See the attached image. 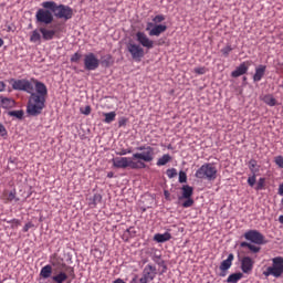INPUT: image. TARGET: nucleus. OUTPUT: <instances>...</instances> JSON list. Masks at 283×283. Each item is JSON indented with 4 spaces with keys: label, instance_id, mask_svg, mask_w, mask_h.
<instances>
[{
    "label": "nucleus",
    "instance_id": "nucleus-33",
    "mask_svg": "<svg viewBox=\"0 0 283 283\" xmlns=\"http://www.w3.org/2000/svg\"><path fill=\"white\" fill-rule=\"evenodd\" d=\"M182 207L184 209H189V207H193V200L191 199V197L185 198Z\"/></svg>",
    "mask_w": 283,
    "mask_h": 283
},
{
    "label": "nucleus",
    "instance_id": "nucleus-27",
    "mask_svg": "<svg viewBox=\"0 0 283 283\" xmlns=\"http://www.w3.org/2000/svg\"><path fill=\"white\" fill-rule=\"evenodd\" d=\"M104 123L109 125V123H114L116 120V112L103 113Z\"/></svg>",
    "mask_w": 283,
    "mask_h": 283
},
{
    "label": "nucleus",
    "instance_id": "nucleus-1",
    "mask_svg": "<svg viewBox=\"0 0 283 283\" xmlns=\"http://www.w3.org/2000/svg\"><path fill=\"white\" fill-rule=\"evenodd\" d=\"M9 83L12 90L31 94L27 105V114H29V116H40V114L43 113L45 98L48 97V86H45L43 82H39V80L32 77L30 80L11 78Z\"/></svg>",
    "mask_w": 283,
    "mask_h": 283
},
{
    "label": "nucleus",
    "instance_id": "nucleus-5",
    "mask_svg": "<svg viewBox=\"0 0 283 283\" xmlns=\"http://www.w3.org/2000/svg\"><path fill=\"white\" fill-rule=\"evenodd\" d=\"M40 28L31 32L30 42L31 43H41V34L43 41H52L56 36V30L48 29L45 24L39 23Z\"/></svg>",
    "mask_w": 283,
    "mask_h": 283
},
{
    "label": "nucleus",
    "instance_id": "nucleus-12",
    "mask_svg": "<svg viewBox=\"0 0 283 283\" xmlns=\"http://www.w3.org/2000/svg\"><path fill=\"white\" fill-rule=\"evenodd\" d=\"M241 262V271L247 275L253 272V266H255V261L251 256H243L240 260Z\"/></svg>",
    "mask_w": 283,
    "mask_h": 283
},
{
    "label": "nucleus",
    "instance_id": "nucleus-55",
    "mask_svg": "<svg viewBox=\"0 0 283 283\" xmlns=\"http://www.w3.org/2000/svg\"><path fill=\"white\" fill-rule=\"evenodd\" d=\"M243 81H247V77H243Z\"/></svg>",
    "mask_w": 283,
    "mask_h": 283
},
{
    "label": "nucleus",
    "instance_id": "nucleus-25",
    "mask_svg": "<svg viewBox=\"0 0 283 283\" xmlns=\"http://www.w3.org/2000/svg\"><path fill=\"white\" fill-rule=\"evenodd\" d=\"M167 163H171V156L169 154L163 155L158 160H157V167H165Z\"/></svg>",
    "mask_w": 283,
    "mask_h": 283
},
{
    "label": "nucleus",
    "instance_id": "nucleus-16",
    "mask_svg": "<svg viewBox=\"0 0 283 283\" xmlns=\"http://www.w3.org/2000/svg\"><path fill=\"white\" fill-rule=\"evenodd\" d=\"M264 74H266V65H259L253 75L254 83H260L264 78Z\"/></svg>",
    "mask_w": 283,
    "mask_h": 283
},
{
    "label": "nucleus",
    "instance_id": "nucleus-36",
    "mask_svg": "<svg viewBox=\"0 0 283 283\" xmlns=\"http://www.w3.org/2000/svg\"><path fill=\"white\" fill-rule=\"evenodd\" d=\"M255 182H256V174H252V176L248 178V185L250 187H255Z\"/></svg>",
    "mask_w": 283,
    "mask_h": 283
},
{
    "label": "nucleus",
    "instance_id": "nucleus-24",
    "mask_svg": "<svg viewBox=\"0 0 283 283\" xmlns=\"http://www.w3.org/2000/svg\"><path fill=\"white\" fill-rule=\"evenodd\" d=\"M244 277V274H242L241 272L238 273H232L228 276L227 282L228 283H238L240 282V280Z\"/></svg>",
    "mask_w": 283,
    "mask_h": 283
},
{
    "label": "nucleus",
    "instance_id": "nucleus-13",
    "mask_svg": "<svg viewBox=\"0 0 283 283\" xmlns=\"http://www.w3.org/2000/svg\"><path fill=\"white\" fill-rule=\"evenodd\" d=\"M146 31L149 32V36H159L163 34V32H167V25L157 24L154 27V23L148 22Z\"/></svg>",
    "mask_w": 283,
    "mask_h": 283
},
{
    "label": "nucleus",
    "instance_id": "nucleus-52",
    "mask_svg": "<svg viewBox=\"0 0 283 283\" xmlns=\"http://www.w3.org/2000/svg\"><path fill=\"white\" fill-rule=\"evenodd\" d=\"M164 196H165L166 198H169V191L165 190V191H164Z\"/></svg>",
    "mask_w": 283,
    "mask_h": 283
},
{
    "label": "nucleus",
    "instance_id": "nucleus-53",
    "mask_svg": "<svg viewBox=\"0 0 283 283\" xmlns=\"http://www.w3.org/2000/svg\"><path fill=\"white\" fill-rule=\"evenodd\" d=\"M0 48H3V39L0 38Z\"/></svg>",
    "mask_w": 283,
    "mask_h": 283
},
{
    "label": "nucleus",
    "instance_id": "nucleus-17",
    "mask_svg": "<svg viewBox=\"0 0 283 283\" xmlns=\"http://www.w3.org/2000/svg\"><path fill=\"white\" fill-rule=\"evenodd\" d=\"M233 260H235V255L233 253H230L227 258V260H223L219 266L220 271H229L231 266H233Z\"/></svg>",
    "mask_w": 283,
    "mask_h": 283
},
{
    "label": "nucleus",
    "instance_id": "nucleus-9",
    "mask_svg": "<svg viewBox=\"0 0 283 283\" xmlns=\"http://www.w3.org/2000/svg\"><path fill=\"white\" fill-rule=\"evenodd\" d=\"M156 275H158V270H156V265L147 264L143 270L139 283L154 282V280H156Z\"/></svg>",
    "mask_w": 283,
    "mask_h": 283
},
{
    "label": "nucleus",
    "instance_id": "nucleus-37",
    "mask_svg": "<svg viewBox=\"0 0 283 283\" xmlns=\"http://www.w3.org/2000/svg\"><path fill=\"white\" fill-rule=\"evenodd\" d=\"M111 63H112V55H106L102 60V65H105L106 67H109Z\"/></svg>",
    "mask_w": 283,
    "mask_h": 283
},
{
    "label": "nucleus",
    "instance_id": "nucleus-20",
    "mask_svg": "<svg viewBox=\"0 0 283 283\" xmlns=\"http://www.w3.org/2000/svg\"><path fill=\"white\" fill-rule=\"evenodd\" d=\"M2 200L8 205V202H12L15 200V202H19V199H17V191H4L2 195Z\"/></svg>",
    "mask_w": 283,
    "mask_h": 283
},
{
    "label": "nucleus",
    "instance_id": "nucleus-23",
    "mask_svg": "<svg viewBox=\"0 0 283 283\" xmlns=\"http://www.w3.org/2000/svg\"><path fill=\"white\" fill-rule=\"evenodd\" d=\"M263 103H265V105H269L270 107H275L277 105V99H275V97H273V95H265L262 98Z\"/></svg>",
    "mask_w": 283,
    "mask_h": 283
},
{
    "label": "nucleus",
    "instance_id": "nucleus-39",
    "mask_svg": "<svg viewBox=\"0 0 283 283\" xmlns=\"http://www.w3.org/2000/svg\"><path fill=\"white\" fill-rule=\"evenodd\" d=\"M179 182L180 184H185V182H187V172H185V171H179Z\"/></svg>",
    "mask_w": 283,
    "mask_h": 283
},
{
    "label": "nucleus",
    "instance_id": "nucleus-28",
    "mask_svg": "<svg viewBox=\"0 0 283 283\" xmlns=\"http://www.w3.org/2000/svg\"><path fill=\"white\" fill-rule=\"evenodd\" d=\"M249 169L251 174H259L260 172V166L258 165V160L251 159L249 161Z\"/></svg>",
    "mask_w": 283,
    "mask_h": 283
},
{
    "label": "nucleus",
    "instance_id": "nucleus-8",
    "mask_svg": "<svg viewBox=\"0 0 283 283\" xmlns=\"http://www.w3.org/2000/svg\"><path fill=\"white\" fill-rule=\"evenodd\" d=\"M243 238L248 240V242H252V244H258L261 247L262 244H268L269 241L266 240V237L262 234L258 230H248L244 234Z\"/></svg>",
    "mask_w": 283,
    "mask_h": 283
},
{
    "label": "nucleus",
    "instance_id": "nucleus-4",
    "mask_svg": "<svg viewBox=\"0 0 283 283\" xmlns=\"http://www.w3.org/2000/svg\"><path fill=\"white\" fill-rule=\"evenodd\" d=\"M50 264L51 266H55V275L52 276V280L55 283L66 282L69 277L67 273H74V268L66 265L65 262H63V259L59 256V254H52L50 256Z\"/></svg>",
    "mask_w": 283,
    "mask_h": 283
},
{
    "label": "nucleus",
    "instance_id": "nucleus-38",
    "mask_svg": "<svg viewBox=\"0 0 283 283\" xmlns=\"http://www.w3.org/2000/svg\"><path fill=\"white\" fill-rule=\"evenodd\" d=\"M274 163L275 165L280 168V169H283V157L282 156H276L274 158Z\"/></svg>",
    "mask_w": 283,
    "mask_h": 283
},
{
    "label": "nucleus",
    "instance_id": "nucleus-6",
    "mask_svg": "<svg viewBox=\"0 0 283 283\" xmlns=\"http://www.w3.org/2000/svg\"><path fill=\"white\" fill-rule=\"evenodd\" d=\"M200 180H216L218 178V168L211 163L203 164L195 174Z\"/></svg>",
    "mask_w": 283,
    "mask_h": 283
},
{
    "label": "nucleus",
    "instance_id": "nucleus-51",
    "mask_svg": "<svg viewBox=\"0 0 283 283\" xmlns=\"http://www.w3.org/2000/svg\"><path fill=\"white\" fill-rule=\"evenodd\" d=\"M279 222H280V224H283V214H281V216L279 217Z\"/></svg>",
    "mask_w": 283,
    "mask_h": 283
},
{
    "label": "nucleus",
    "instance_id": "nucleus-49",
    "mask_svg": "<svg viewBox=\"0 0 283 283\" xmlns=\"http://www.w3.org/2000/svg\"><path fill=\"white\" fill-rule=\"evenodd\" d=\"M24 232H28L30 231V224H25L24 228H23Z\"/></svg>",
    "mask_w": 283,
    "mask_h": 283
},
{
    "label": "nucleus",
    "instance_id": "nucleus-54",
    "mask_svg": "<svg viewBox=\"0 0 283 283\" xmlns=\"http://www.w3.org/2000/svg\"><path fill=\"white\" fill-rule=\"evenodd\" d=\"M164 271H167V265H164Z\"/></svg>",
    "mask_w": 283,
    "mask_h": 283
},
{
    "label": "nucleus",
    "instance_id": "nucleus-26",
    "mask_svg": "<svg viewBox=\"0 0 283 283\" xmlns=\"http://www.w3.org/2000/svg\"><path fill=\"white\" fill-rule=\"evenodd\" d=\"M182 197L181 198H191L193 196V187L186 185L181 188Z\"/></svg>",
    "mask_w": 283,
    "mask_h": 283
},
{
    "label": "nucleus",
    "instance_id": "nucleus-14",
    "mask_svg": "<svg viewBox=\"0 0 283 283\" xmlns=\"http://www.w3.org/2000/svg\"><path fill=\"white\" fill-rule=\"evenodd\" d=\"M136 39L143 48H147V50H151L154 48V40H150L145 32H137Z\"/></svg>",
    "mask_w": 283,
    "mask_h": 283
},
{
    "label": "nucleus",
    "instance_id": "nucleus-35",
    "mask_svg": "<svg viewBox=\"0 0 283 283\" xmlns=\"http://www.w3.org/2000/svg\"><path fill=\"white\" fill-rule=\"evenodd\" d=\"M81 114H84V116H90L92 114V106L87 105L84 108L80 109Z\"/></svg>",
    "mask_w": 283,
    "mask_h": 283
},
{
    "label": "nucleus",
    "instance_id": "nucleus-3",
    "mask_svg": "<svg viewBox=\"0 0 283 283\" xmlns=\"http://www.w3.org/2000/svg\"><path fill=\"white\" fill-rule=\"evenodd\" d=\"M137 151L142 153L133 154V159L129 157L113 158V167H116V169H127V167L130 169H145L147 165L144 163H153L154 158H156V151L151 146H139Z\"/></svg>",
    "mask_w": 283,
    "mask_h": 283
},
{
    "label": "nucleus",
    "instance_id": "nucleus-41",
    "mask_svg": "<svg viewBox=\"0 0 283 283\" xmlns=\"http://www.w3.org/2000/svg\"><path fill=\"white\" fill-rule=\"evenodd\" d=\"M153 21H154V23H163V21H165V15H163V14L156 15L153 19Z\"/></svg>",
    "mask_w": 283,
    "mask_h": 283
},
{
    "label": "nucleus",
    "instance_id": "nucleus-11",
    "mask_svg": "<svg viewBox=\"0 0 283 283\" xmlns=\"http://www.w3.org/2000/svg\"><path fill=\"white\" fill-rule=\"evenodd\" d=\"M127 50H128L132 59H134V61H140V59H143V56H145V50L142 49V46L138 44L129 43L127 45Z\"/></svg>",
    "mask_w": 283,
    "mask_h": 283
},
{
    "label": "nucleus",
    "instance_id": "nucleus-10",
    "mask_svg": "<svg viewBox=\"0 0 283 283\" xmlns=\"http://www.w3.org/2000/svg\"><path fill=\"white\" fill-rule=\"evenodd\" d=\"M98 65H101V61L96 59L94 53L84 55V69L87 72H94V70H98Z\"/></svg>",
    "mask_w": 283,
    "mask_h": 283
},
{
    "label": "nucleus",
    "instance_id": "nucleus-15",
    "mask_svg": "<svg viewBox=\"0 0 283 283\" xmlns=\"http://www.w3.org/2000/svg\"><path fill=\"white\" fill-rule=\"evenodd\" d=\"M249 67H251V61H245L241 63L234 71H232V78H238L240 76H244L247 72H249Z\"/></svg>",
    "mask_w": 283,
    "mask_h": 283
},
{
    "label": "nucleus",
    "instance_id": "nucleus-48",
    "mask_svg": "<svg viewBox=\"0 0 283 283\" xmlns=\"http://www.w3.org/2000/svg\"><path fill=\"white\" fill-rule=\"evenodd\" d=\"M221 272H220V277H227V272L229 271V270H220Z\"/></svg>",
    "mask_w": 283,
    "mask_h": 283
},
{
    "label": "nucleus",
    "instance_id": "nucleus-40",
    "mask_svg": "<svg viewBox=\"0 0 283 283\" xmlns=\"http://www.w3.org/2000/svg\"><path fill=\"white\" fill-rule=\"evenodd\" d=\"M0 136L2 138H6V136H8V130L6 129V126H3V124H0Z\"/></svg>",
    "mask_w": 283,
    "mask_h": 283
},
{
    "label": "nucleus",
    "instance_id": "nucleus-44",
    "mask_svg": "<svg viewBox=\"0 0 283 283\" xmlns=\"http://www.w3.org/2000/svg\"><path fill=\"white\" fill-rule=\"evenodd\" d=\"M127 154H132V149H122L117 153L118 156H127Z\"/></svg>",
    "mask_w": 283,
    "mask_h": 283
},
{
    "label": "nucleus",
    "instance_id": "nucleus-42",
    "mask_svg": "<svg viewBox=\"0 0 283 283\" xmlns=\"http://www.w3.org/2000/svg\"><path fill=\"white\" fill-rule=\"evenodd\" d=\"M195 74H207V69L205 66L202 67H196Z\"/></svg>",
    "mask_w": 283,
    "mask_h": 283
},
{
    "label": "nucleus",
    "instance_id": "nucleus-31",
    "mask_svg": "<svg viewBox=\"0 0 283 283\" xmlns=\"http://www.w3.org/2000/svg\"><path fill=\"white\" fill-rule=\"evenodd\" d=\"M264 185H266V178H260L256 186H255V190L256 191H262V189H264Z\"/></svg>",
    "mask_w": 283,
    "mask_h": 283
},
{
    "label": "nucleus",
    "instance_id": "nucleus-45",
    "mask_svg": "<svg viewBox=\"0 0 283 283\" xmlns=\"http://www.w3.org/2000/svg\"><path fill=\"white\" fill-rule=\"evenodd\" d=\"M103 200V197L98 193L94 195L93 202L96 205V202H101Z\"/></svg>",
    "mask_w": 283,
    "mask_h": 283
},
{
    "label": "nucleus",
    "instance_id": "nucleus-2",
    "mask_svg": "<svg viewBox=\"0 0 283 283\" xmlns=\"http://www.w3.org/2000/svg\"><path fill=\"white\" fill-rule=\"evenodd\" d=\"M41 6L44 9H39L36 11V23L50 25V23L54 21V17L56 19H64V21H70V19L74 17V10L70 6L57 4L54 1H44Z\"/></svg>",
    "mask_w": 283,
    "mask_h": 283
},
{
    "label": "nucleus",
    "instance_id": "nucleus-50",
    "mask_svg": "<svg viewBox=\"0 0 283 283\" xmlns=\"http://www.w3.org/2000/svg\"><path fill=\"white\" fill-rule=\"evenodd\" d=\"M107 178H114V172L112 171L107 172Z\"/></svg>",
    "mask_w": 283,
    "mask_h": 283
},
{
    "label": "nucleus",
    "instance_id": "nucleus-46",
    "mask_svg": "<svg viewBox=\"0 0 283 283\" xmlns=\"http://www.w3.org/2000/svg\"><path fill=\"white\" fill-rule=\"evenodd\" d=\"M277 193L279 196H283V182L279 185Z\"/></svg>",
    "mask_w": 283,
    "mask_h": 283
},
{
    "label": "nucleus",
    "instance_id": "nucleus-19",
    "mask_svg": "<svg viewBox=\"0 0 283 283\" xmlns=\"http://www.w3.org/2000/svg\"><path fill=\"white\" fill-rule=\"evenodd\" d=\"M0 103H1V106L3 107V109H12V107H14L17 105L14 99H12L10 97H0Z\"/></svg>",
    "mask_w": 283,
    "mask_h": 283
},
{
    "label": "nucleus",
    "instance_id": "nucleus-22",
    "mask_svg": "<svg viewBox=\"0 0 283 283\" xmlns=\"http://www.w3.org/2000/svg\"><path fill=\"white\" fill-rule=\"evenodd\" d=\"M40 275L43 277V280H48V277H52V265L51 264L44 265L40 271Z\"/></svg>",
    "mask_w": 283,
    "mask_h": 283
},
{
    "label": "nucleus",
    "instance_id": "nucleus-7",
    "mask_svg": "<svg viewBox=\"0 0 283 283\" xmlns=\"http://www.w3.org/2000/svg\"><path fill=\"white\" fill-rule=\"evenodd\" d=\"M264 277L279 279L283 275V256H276L272 259V265L268 266L263 271Z\"/></svg>",
    "mask_w": 283,
    "mask_h": 283
},
{
    "label": "nucleus",
    "instance_id": "nucleus-47",
    "mask_svg": "<svg viewBox=\"0 0 283 283\" xmlns=\"http://www.w3.org/2000/svg\"><path fill=\"white\" fill-rule=\"evenodd\" d=\"M0 92H6V82L0 81Z\"/></svg>",
    "mask_w": 283,
    "mask_h": 283
},
{
    "label": "nucleus",
    "instance_id": "nucleus-29",
    "mask_svg": "<svg viewBox=\"0 0 283 283\" xmlns=\"http://www.w3.org/2000/svg\"><path fill=\"white\" fill-rule=\"evenodd\" d=\"M10 116H13L14 118H18L19 120L23 119V116H24V112L23 109H20V111H10L8 113Z\"/></svg>",
    "mask_w": 283,
    "mask_h": 283
},
{
    "label": "nucleus",
    "instance_id": "nucleus-34",
    "mask_svg": "<svg viewBox=\"0 0 283 283\" xmlns=\"http://www.w3.org/2000/svg\"><path fill=\"white\" fill-rule=\"evenodd\" d=\"M82 54L76 52L71 56V63H78L82 59Z\"/></svg>",
    "mask_w": 283,
    "mask_h": 283
},
{
    "label": "nucleus",
    "instance_id": "nucleus-43",
    "mask_svg": "<svg viewBox=\"0 0 283 283\" xmlns=\"http://www.w3.org/2000/svg\"><path fill=\"white\" fill-rule=\"evenodd\" d=\"M125 125H127V118L122 117L118 120V127H125Z\"/></svg>",
    "mask_w": 283,
    "mask_h": 283
},
{
    "label": "nucleus",
    "instance_id": "nucleus-32",
    "mask_svg": "<svg viewBox=\"0 0 283 283\" xmlns=\"http://www.w3.org/2000/svg\"><path fill=\"white\" fill-rule=\"evenodd\" d=\"M166 176L168 178H176L178 176V170H176V168H169L166 170Z\"/></svg>",
    "mask_w": 283,
    "mask_h": 283
},
{
    "label": "nucleus",
    "instance_id": "nucleus-21",
    "mask_svg": "<svg viewBox=\"0 0 283 283\" xmlns=\"http://www.w3.org/2000/svg\"><path fill=\"white\" fill-rule=\"evenodd\" d=\"M154 240L155 242H169V240H171V233H164V234H160V233H157L154 235Z\"/></svg>",
    "mask_w": 283,
    "mask_h": 283
},
{
    "label": "nucleus",
    "instance_id": "nucleus-18",
    "mask_svg": "<svg viewBox=\"0 0 283 283\" xmlns=\"http://www.w3.org/2000/svg\"><path fill=\"white\" fill-rule=\"evenodd\" d=\"M240 248L241 249H249V251L252 252V253H260V251H262V248H260V247H258L253 243L247 242V241L241 242Z\"/></svg>",
    "mask_w": 283,
    "mask_h": 283
},
{
    "label": "nucleus",
    "instance_id": "nucleus-30",
    "mask_svg": "<svg viewBox=\"0 0 283 283\" xmlns=\"http://www.w3.org/2000/svg\"><path fill=\"white\" fill-rule=\"evenodd\" d=\"M231 52H233L231 44H227L223 49H221V53L226 59L229 56V54H231Z\"/></svg>",
    "mask_w": 283,
    "mask_h": 283
}]
</instances>
